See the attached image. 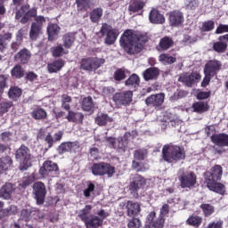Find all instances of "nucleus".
I'll use <instances>...</instances> for the list:
<instances>
[{
    "label": "nucleus",
    "instance_id": "1",
    "mask_svg": "<svg viewBox=\"0 0 228 228\" xmlns=\"http://www.w3.org/2000/svg\"><path fill=\"white\" fill-rule=\"evenodd\" d=\"M149 42V36L145 32L126 29L121 35L119 44L126 54H140Z\"/></svg>",
    "mask_w": 228,
    "mask_h": 228
},
{
    "label": "nucleus",
    "instance_id": "2",
    "mask_svg": "<svg viewBox=\"0 0 228 228\" xmlns=\"http://www.w3.org/2000/svg\"><path fill=\"white\" fill-rule=\"evenodd\" d=\"M222 175H224V167L220 165H215L204 173V181L207 188L210 191L218 193V195H225V185L219 183V181H222Z\"/></svg>",
    "mask_w": 228,
    "mask_h": 228
},
{
    "label": "nucleus",
    "instance_id": "3",
    "mask_svg": "<svg viewBox=\"0 0 228 228\" xmlns=\"http://www.w3.org/2000/svg\"><path fill=\"white\" fill-rule=\"evenodd\" d=\"M162 159L166 163H177L186 159V151L179 145L166 144L162 147Z\"/></svg>",
    "mask_w": 228,
    "mask_h": 228
},
{
    "label": "nucleus",
    "instance_id": "4",
    "mask_svg": "<svg viewBox=\"0 0 228 228\" xmlns=\"http://www.w3.org/2000/svg\"><path fill=\"white\" fill-rule=\"evenodd\" d=\"M99 38H104V44L106 45H113L118 38V30L113 28V27L108 23H102L101 29L96 33Z\"/></svg>",
    "mask_w": 228,
    "mask_h": 228
},
{
    "label": "nucleus",
    "instance_id": "5",
    "mask_svg": "<svg viewBox=\"0 0 228 228\" xmlns=\"http://www.w3.org/2000/svg\"><path fill=\"white\" fill-rule=\"evenodd\" d=\"M145 184H147V181L142 175L135 174L132 175L130 178V183L127 186L130 195H132L134 199H139L140 191L143 190V186H145Z\"/></svg>",
    "mask_w": 228,
    "mask_h": 228
},
{
    "label": "nucleus",
    "instance_id": "6",
    "mask_svg": "<svg viewBox=\"0 0 228 228\" xmlns=\"http://www.w3.org/2000/svg\"><path fill=\"white\" fill-rule=\"evenodd\" d=\"M93 175L102 177L107 175V177H113L115 175V166L108 162H98L93 163L90 168Z\"/></svg>",
    "mask_w": 228,
    "mask_h": 228
},
{
    "label": "nucleus",
    "instance_id": "7",
    "mask_svg": "<svg viewBox=\"0 0 228 228\" xmlns=\"http://www.w3.org/2000/svg\"><path fill=\"white\" fill-rule=\"evenodd\" d=\"M16 159L21 161L19 167L20 172L28 170L31 167V151L28 146L22 144L15 152Z\"/></svg>",
    "mask_w": 228,
    "mask_h": 228
},
{
    "label": "nucleus",
    "instance_id": "8",
    "mask_svg": "<svg viewBox=\"0 0 228 228\" xmlns=\"http://www.w3.org/2000/svg\"><path fill=\"white\" fill-rule=\"evenodd\" d=\"M106 63V60L97 57H86L83 58L80 61V69L82 70H87L88 72H94L97 70L101 66Z\"/></svg>",
    "mask_w": 228,
    "mask_h": 228
},
{
    "label": "nucleus",
    "instance_id": "9",
    "mask_svg": "<svg viewBox=\"0 0 228 228\" xmlns=\"http://www.w3.org/2000/svg\"><path fill=\"white\" fill-rule=\"evenodd\" d=\"M58 172H60V167L58 166V163L49 159L45 160L42 167L39 168V175L45 179L47 177H54V175H58Z\"/></svg>",
    "mask_w": 228,
    "mask_h": 228
},
{
    "label": "nucleus",
    "instance_id": "10",
    "mask_svg": "<svg viewBox=\"0 0 228 228\" xmlns=\"http://www.w3.org/2000/svg\"><path fill=\"white\" fill-rule=\"evenodd\" d=\"M167 20L171 28H183L184 26V12L175 9L167 13Z\"/></svg>",
    "mask_w": 228,
    "mask_h": 228
},
{
    "label": "nucleus",
    "instance_id": "11",
    "mask_svg": "<svg viewBox=\"0 0 228 228\" xmlns=\"http://www.w3.org/2000/svg\"><path fill=\"white\" fill-rule=\"evenodd\" d=\"M33 195L37 206H43L45 202V196L47 195L45 183L43 182H36L33 184Z\"/></svg>",
    "mask_w": 228,
    "mask_h": 228
},
{
    "label": "nucleus",
    "instance_id": "12",
    "mask_svg": "<svg viewBox=\"0 0 228 228\" xmlns=\"http://www.w3.org/2000/svg\"><path fill=\"white\" fill-rule=\"evenodd\" d=\"M180 186L181 188H195V184H197V175L193 171L189 173H183L179 177Z\"/></svg>",
    "mask_w": 228,
    "mask_h": 228
},
{
    "label": "nucleus",
    "instance_id": "13",
    "mask_svg": "<svg viewBox=\"0 0 228 228\" xmlns=\"http://www.w3.org/2000/svg\"><path fill=\"white\" fill-rule=\"evenodd\" d=\"M112 101L119 106H129L133 102V91L116 93L112 97Z\"/></svg>",
    "mask_w": 228,
    "mask_h": 228
},
{
    "label": "nucleus",
    "instance_id": "14",
    "mask_svg": "<svg viewBox=\"0 0 228 228\" xmlns=\"http://www.w3.org/2000/svg\"><path fill=\"white\" fill-rule=\"evenodd\" d=\"M200 77H202V76L197 71L191 72V74L183 73L179 76L178 82L183 83V85L188 86V88H191L197 81H200Z\"/></svg>",
    "mask_w": 228,
    "mask_h": 228
},
{
    "label": "nucleus",
    "instance_id": "15",
    "mask_svg": "<svg viewBox=\"0 0 228 228\" xmlns=\"http://www.w3.org/2000/svg\"><path fill=\"white\" fill-rule=\"evenodd\" d=\"M222 61L216 59L210 60L205 64L204 74H208V76L215 77L222 70Z\"/></svg>",
    "mask_w": 228,
    "mask_h": 228
},
{
    "label": "nucleus",
    "instance_id": "16",
    "mask_svg": "<svg viewBox=\"0 0 228 228\" xmlns=\"http://www.w3.org/2000/svg\"><path fill=\"white\" fill-rule=\"evenodd\" d=\"M77 149H79V142H64L58 146L57 152L59 156H63V154H67V152H76Z\"/></svg>",
    "mask_w": 228,
    "mask_h": 228
},
{
    "label": "nucleus",
    "instance_id": "17",
    "mask_svg": "<svg viewBox=\"0 0 228 228\" xmlns=\"http://www.w3.org/2000/svg\"><path fill=\"white\" fill-rule=\"evenodd\" d=\"M165 102V94L163 93L151 94L145 99L146 106H151L152 108H161Z\"/></svg>",
    "mask_w": 228,
    "mask_h": 228
},
{
    "label": "nucleus",
    "instance_id": "18",
    "mask_svg": "<svg viewBox=\"0 0 228 228\" xmlns=\"http://www.w3.org/2000/svg\"><path fill=\"white\" fill-rule=\"evenodd\" d=\"M31 60V52L28 48L20 50L14 55V61L20 63V65H28Z\"/></svg>",
    "mask_w": 228,
    "mask_h": 228
},
{
    "label": "nucleus",
    "instance_id": "19",
    "mask_svg": "<svg viewBox=\"0 0 228 228\" xmlns=\"http://www.w3.org/2000/svg\"><path fill=\"white\" fill-rule=\"evenodd\" d=\"M174 38L166 36L160 38L158 45L156 46V51H158L159 53H164L165 51H168V49H171V47H174Z\"/></svg>",
    "mask_w": 228,
    "mask_h": 228
},
{
    "label": "nucleus",
    "instance_id": "20",
    "mask_svg": "<svg viewBox=\"0 0 228 228\" xmlns=\"http://www.w3.org/2000/svg\"><path fill=\"white\" fill-rule=\"evenodd\" d=\"M126 209L127 216H138L142 211V205L136 201L128 200L126 204Z\"/></svg>",
    "mask_w": 228,
    "mask_h": 228
},
{
    "label": "nucleus",
    "instance_id": "21",
    "mask_svg": "<svg viewBox=\"0 0 228 228\" xmlns=\"http://www.w3.org/2000/svg\"><path fill=\"white\" fill-rule=\"evenodd\" d=\"M13 191H15V187L12 183H6L0 188V199L3 200H11Z\"/></svg>",
    "mask_w": 228,
    "mask_h": 228
},
{
    "label": "nucleus",
    "instance_id": "22",
    "mask_svg": "<svg viewBox=\"0 0 228 228\" xmlns=\"http://www.w3.org/2000/svg\"><path fill=\"white\" fill-rule=\"evenodd\" d=\"M67 111L68 115L65 116L64 118H66L68 122H73L74 124H83V120H85V114L82 112H76L70 109Z\"/></svg>",
    "mask_w": 228,
    "mask_h": 228
},
{
    "label": "nucleus",
    "instance_id": "23",
    "mask_svg": "<svg viewBox=\"0 0 228 228\" xmlns=\"http://www.w3.org/2000/svg\"><path fill=\"white\" fill-rule=\"evenodd\" d=\"M144 81H154L159 77V68L151 67L142 72Z\"/></svg>",
    "mask_w": 228,
    "mask_h": 228
},
{
    "label": "nucleus",
    "instance_id": "24",
    "mask_svg": "<svg viewBox=\"0 0 228 228\" xmlns=\"http://www.w3.org/2000/svg\"><path fill=\"white\" fill-rule=\"evenodd\" d=\"M145 8V2L143 0H131L128 5V12L130 13H143Z\"/></svg>",
    "mask_w": 228,
    "mask_h": 228
},
{
    "label": "nucleus",
    "instance_id": "25",
    "mask_svg": "<svg viewBox=\"0 0 228 228\" xmlns=\"http://www.w3.org/2000/svg\"><path fill=\"white\" fill-rule=\"evenodd\" d=\"M149 20L151 24H165V15L158 9H151L149 14Z\"/></svg>",
    "mask_w": 228,
    "mask_h": 228
},
{
    "label": "nucleus",
    "instance_id": "26",
    "mask_svg": "<svg viewBox=\"0 0 228 228\" xmlns=\"http://www.w3.org/2000/svg\"><path fill=\"white\" fill-rule=\"evenodd\" d=\"M64 67L65 61L63 59H57L47 64V70L49 74H56V72H60V70H61V69Z\"/></svg>",
    "mask_w": 228,
    "mask_h": 228
},
{
    "label": "nucleus",
    "instance_id": "27",
    "mask_svg": "<svg viewBox=\"0 0 228 228\" xmlns=\"http://www.w3.org/2000/svg\"><path fill=\"white\" fill-rule=\"evenodd\" d=\"M211 142L218 147H228V134H217L211 135Z\"/></svg>",
    "mask_w": 228,
    "mask_h": 228
},
{
    "label": "nucleus",
    "instance_id": "28",
    "mask_svg": "<svg viewBox=\"0 0 228 228\" xmlns=\"http://www.w3.org/2000/svg\"><path fill=\"white\" fill-rule=\"evenodd\" d=\"M12 167H13V159L12 157L6 155L0 158V175L4 174V172H8Z\"/></svg>",
    "mask_w": 228,
    "mask_h": 228
},
{
    "label": "nucleus",
    "instance_id": "29",
    "mask_svg": "<svg viewBox=\"0 0 228 228\" xmlns=\"http://www.w3.org/2000/svg\"><path fill=\"white\" fill-rule=\"evenodd\" d=\"M86 228H100L102 225V219L97 216L91 215L83 221Z\"/></svg>",
    "mask_w": 228,
    "mask_h": 228
},
{
    "label": "nucleus",
    "instance_id": "30",
    "mask_svg": "<svg viewBox=\"0 0 228 228\" xmlns=\"http://www.w3.org/2000/svg\"><path fill=\"white\" fill-rule=\"evenodd\" d=\"M61 138H63V132L58 131L53 134V137L51 134H48L45 138V142H47L48 149H51L56 142H61Z\"/></svg>",
    "mask_w": 228,
    "mask_h": 228
},
{
    "label": "nucleus",
    "instance_id": "31",
    "mask_svg": "<svg viewBox=\"0 0 228 228\" xmlns=\"http://www.w3.org/2000/svg\"><path fill=\"white\" fill-rule=\"evenodd\" d=\"M140 76H138L136 73H133L126 81H125V86H127L128 88H132L134 90H136L138 86H140Z\"/></svg>",
    "mask_w": 228,
    "mask_h": 228
},
{
    "label": "nucleus",
    "instance_id": "32",
    "mask_svg": "<svg viewBox=\"0 0 228 228\" xmlns=\"http://www.w3.org/2000/svg\"><path fill=\"white\" fill-rule=\"evenodd\" d=\"M191 108L194 113H199L200 115L202 113H206V111H209V104L208 102H195L192 103Z\"/></svg>",
    "mask_w": 228,
    "mask_h": 228
},
{
    "label": "nucleus",
    "instance_id": "33",
    "mask_svg": "<svg viewBox=\"0 0 228 228\" xmlns=\"http://www.w3.org/2000/svg\"><path fill=\"white\" fill-rule=\"evenodd\" d=\"M94 122L95 124H97V126H100V127H102L113 122V118L110 117L106 113H101L96 116Z\"/></svg>",
    "mask_w": 228,
    "mask_h": 228
},
{
    "label": "nucleus",
    "instance_id": "34",
    "mask_svg": "<svg viewBox=\"0 0 228 228\" xmlns=\"http://www.w3.org/2000/svg\"><path fill=\"white\" fill-rule=\"evenodd\" d=\"M103 13L104 11L101 7L93 9L89 14L91 22L94 24H99V22H101V19H102Z\"/></svg>",
    "mask_w": 228,
    "mask_h": 228
},
{
    "label": "nucleus",
    "instance_id": "35",
    "mask_svg": "<svg viewBox=\"0 0 228 228\" xmlns=\"http://www.w3.org/2000/svg\"><path fill=\"white\" fill-rule=\"evenodd\" d=\"M93 2L94 0H75L77 12H87L92 8Z\"/></svg>",
    "mask_w": 228,
    "mask_h": 228
},
{
    "label": "nucleus",
    "instance_id": "36",
    "mask_svg": "<svg viewBox=\"0 0 228 228\" xmlns=\"http://www.w3.org/2000/svg\"><path fill=\"white\" fill-rule=\"evenodd\" d=\"M11 76L14 79H22L26 76V71L20 64L15 65L11 70Z\"/></svg>",
    "mask_w": 228,
    "mask_h": 228
},
{
    "label": "nucleus",
    "instance_id": "37",
    "mask_svg": "<svg viewBox=\"0 0 228 228\" xmlns=\"http://www.w3.org/2000/svg\"><path fill=\"white\" fill-rule=\"evenodd\" d=\"M31 117L34 120H45L47 118V111L41 107H37L31 112Z\"/></svg>",
    "mask_w": 228,
    "mask_h": 228
},
{
    "label": "nucleus",
    "instance_id": "38",
    "mask_svg": "<svg viewBox=\"0 0 228 228\" xmlns=\"http://www.w3.org/2000/svg\"><path fill=\"white\" fill-rule=\"evenodd\" d=\"M42 33V25L38 23H32L30 31H29V38L30 40H37L38 37H40V34Z\"/></svg>",
    "mask_w": 228,
    "mask_h": 228
},
{
    "label": "nucleus",
    "instance_id": "39",
    "mask_svg": "<svg viewBox=\"0 0 228 228\" xmlns=\"http://www.w3.org/2000/svg\"><path fill=\"white\" fill-rule=\"evenodd\" d=\"M50 52L53 58H61L63 54H69V50H65V48H63V45H58L57 46H53L50 49Z\"/></svg>",
    "mask_w": 228,
    "mask_h": 228
},
{
    "label": "nucleus",
    "instance_id": "40",
    "mask_svg": "<svg viewBox=\"0 0 228 228\" xmlns=\"http://www.w3.org/2000/svg\"><path fill=\"white\" fill-rule=\"evenodd\" d=\"M64 49H70L76 42V36L72 33H67L62 37Z\"/></svg>",
    "mask_w": 228,
    "mask_h": 228
},
{
    "label": "nucleus",
    "instance_id": "41",
    "mask_svg": "<svg viewBox=\"0 0 228 228\" xmlns=\"http://www.w3.org/2000/svg\"><path fill=\"white\" fill-rule=\"evenodd\" d=\"M212 49L213 51H215L216 53H218L219 54L225 53V51H227V40H219L214 43Z\"/></svg>",
    "mask_w": 228,
    "mask_h": 228
},
{
    "label": "nucleus",
    "instance_id": "42",
    "mask_svg": "<svg viewBox=\"0 0 228 228\" xmlns=\"http://www.w3.org/2000/svg\"><path fill=\"white\" fill-rule=\"evenodd\" d=\"M159 61L164 65H172L177 61V58L171 56L170 53H161L159 56Z\"/></svg>",
    "mask_w": 228,
    "mask_h": 228
},
{
    "label": "nucleus",
    "instance_id": "43",
    "mask_svg": "<svg viewBox=\"0 0 228 228\" xmlns=\"http://www.w3.org/2000/svg\"><path fill=\"white\" fill-rule=\"evenodd\" d=\"M203 216L208 218L209 216H211V215H213L215 213V206L209 204V203H202L200 206Z\"/></svg>",
    "mask_w": 228,
    "mask_h": 228
},
{
    "label": "nucleus",
    "instance_id": "44",
    "mask_svg": "<svg viewBox=\"0 0 228 228\" xmlns=\"http://www.w3.org/2000/svg\"><path fill=\"white\" fill-rule=\"evenodd\" d=\"M22 95V89L19 88V86H11L8 91L9 99L12 101H17L19 97Z\"/></svg>",
    "mask_w": 228,
    "mask_h": 228
},
{
    "label": "nucleus",
    "instance_id": "45",
    "mask_svg": "<svg viewBox=\"0 0 228 228\" xmlns=\"http://www.w3.org/2000/svg\"><path fill=\"white\" fill-rule=\"evenodd\" d=\"M187 225H191V227H200L202 225V216H191L189 218L186 220Z\"/></svg>",
    "mask_w": 228,
    "mask_h": 228
},
{
    "label": "nucleus",
    "instance_id": "46",
    "mask_svg": "<svg viewBox=\"0 0 228 228\" xmlns=\"http://www.w3.org/2000/svg\"><path fill=\"white\" fill-rule=\"evenodd\" d=\"M47 33L49 40H54V37L60 33V26L54 23L49 24L47 27Z\"/></svg>",
    "mask_w": 228,
    "mask_h": 228
},
{
    "label": "nucleus",
    "instance_id": "47",
    "mask_svg": "<svg viewBox=\"0 0 228 228\" xmlns=\"http://www.w3.org/2000/svg\"><path fill=\"white\" fill-rule=\"evenodd\" d=\"M81 108L84 111H92L94 108V99H92V96H87L83 99Z\"/></svg>",
    "mask_w": 228,
    "mask_h": 228
},
{
    "label": "nucleus",
    "instance_id": "48",
    "mask_svg": "<svg viewBox=\"0 0 228 228\" xmlns=\"http://www.w3.org/2000/svg\"><path fill=\"white\" fill-rule=\"evenodd\" d=\"M12 215H17V206H15V205H11L6 208H3L1 220H3V218H6V216H10Z\"/></svg>",
    "mask_w": 228,
    "mask_h": 228
},
{
    "label": "nucleus",
    "instance_id": "49",
    "mask_svg": "<svg viewBox=\"0 0 228 228\" xmlns=\"http://www.w3.org/2000/svg\"><path fill=\"white\" fill-rule=\"evenodd\" d=\"M70 102H72V97L69 94H62L61 95V108L66 111L70 110Z\"/></svg>",
    "mask_w": 228,
    "mask_h": 228
},
{
    "label": "nucleus",
    "instance_id": "50",
    "mask_svg": "<svg viewBox=\"0 0 228 228\" xmlns=\"http://www.w3.org/2000/svg\"><path fill=\"white\" fill-rule=\"evenodd\" d=\"M126 77H127V76L126 75V69L121 68L116 69L113 74V78L115 79V81H118V83H120V81H124Z\"/></svg>",
    "mask_w": 228,
    "mask_h": 228
},
{
    "label": "nucleus",
    "instance_id": "51",
    "mask_svg": "<svg viewBox=\"0 0 228 228\" xmlns=\"http://www.w3.org/2000/svg\"><path fill=\"white\" fill-rule=\"evenodd\" d=\"M148 151L146 149H138L134 151V158L138 161H143L147 158Z\"/></svg>",
    "mask_w": 228,
    "mask_h": 228
},
{
    "label": "nucleus",
    "instance_id": "52",
    "mask_svg": "<svg viewBox=\"0 0 228 228\" xmlns=\"http://www.w3.org/2000/svg\"><path fill=\"white\" fill-rule=\"evenodd\" d=\"M92 211V205H86L79 213L78 217L82 222H85L87 218L90 217V212Z\"/></svg>",
    "mask_w": 228,
    "mask_h": 228
},
{
    "label": "nucleus",
    "instance_id": "53",
    "mask_svg": "<svg viewBox=\"0 0 228 228\" xmlns=\"http://www.w3.org/2000/svg\"><path fill=\"white\" fill-rule=\"evenodd\" d=\"M213 29H215V21L213 20H208L207 21H204L200 28V30L202 32H209V31H213Z\"/></svg>",
    "mask_w": 228,
    "mask_h": 228
},
{
    "label": "nucleus",
    "instance_id": "54",
    "mask_svg": "<svg viewBox=\"0 0 228 228\" xmlns=\"http://www.w3.org/2000/svg\"><path fill=\"white\" fill-rule=\"evenodd\" d=\"M94 191H95V183H92V182H87V188L84 190L83 193H84V197L86 199H90V197H92V193H94Z\"/></svg>",
    "mask_w": 228,
    "mask_h": 228
},
{
    "label": "nucleus",
    "instance_id": "55",
    "mask_svg": "<svg viewBox=\"0 0 228 228\" xmlns=\"http://www.w3.org/2000/svg\"><path fill=\"white\" fill-rule=\"evenodd\" d=\"M128 228H141L142 227V221L140 218L136 216H132L131 219L128 221L127 224Z\"/></svg>",
    "mask_w": 228,
    "mask_h": 228
},
{
    "label": "nucleus",
    "instance_id": "56",
    "mask_svg": "<svg viewBox=\"0 0 228 228\" xmlns=\"http://www.w3.org/2000/svg\"><path fill=\"white\" fill-rule=\"evenodd\" d=\"M13 106V102H0V115H4V113H8L10 108Z\"/></svg>",
    "mask_w": 228,
    "mask_h": 228
},
{
    "label": "nucleus",
    "instance_id": "57",
    "mask_svg": "<svg viewBox=\"0 0 228 228\" xmlns=\"http://www.w3.org/2000/svg\"><path fill=\"white\" fill-rule=\"evenodd\" d=\"M32 183L33 177L31 175L23 176L19 186L20 188H28Z\"/></svg>",
    "mask_w": 228,
    "mask_h": 228
},
{
    "label": "nucleus",
    "instance_id": "58",
    "mask_svg": "<svg viewBox=\"0 0 228 228\" xmlns=\"http://www.w3.org/2000/svg\"><path fill=\"white\" fill-rule=\"evenodd\" d=\"M126 149H127V139L123 137L118 139V150L126 152Z\"/></svg>",
    "mask_w": 228,
    "mask_h": 228
},
{
    "label": "nucleus",
    "instance_id": "59",
    "mask_svg": "<svg viewBox=\"0 0 228 228\" xmlns=\"http://www.w3.org/2000/svg\"><path fill=\"white\" fill-rule=\"evenodd\" d=\"M6 81H8V76L0 75V94H4V88L8 87Z\"/></svg>",
    "mask_w": 228,
    "mask_h": 228
},
{
    "label": "nucleus",
    "instance_id": "60",
    "mask_svg": "<svg viewBox=\"0 0 228 228\" xmlns=\"http://www.w3.org/2000/svg\"><path fill=\"white\" fill-rule=\"evenodd\" d=\"M211 97V91L204 92L200 91L197 93L196 98L198 101H204L206 99H209Z\"/></svg>",
    "mask_w": 228,
    "mask_h": 228
},
{
    "label": "nucleus",
    "instance_id": "61",
    "mask_svg": "<svg viewBox=\"0 0 228 228\" xmlns=\"http://www.w3.org/2000/svg\"><path fill=\"white\" fill-rule=\"evenodd\" d=\"M153 228H164L165 227V218L159 216L157 220L151 224Z\"/></svg>",
    "mask_w": 228,
    "mask_h": 228
},
{
    "label": "nucleus",
    "instance_id": "62",
    "mask_svg": "<svg viewBox=\"0 0 228 228\" xmlns=\"http://www.w3.org/2000/svg\"><path fill=\"white\" fill-rule=\"evenodd\" d=\"M25 79L26 81H30V83H33V81H37V79H38V75H37V73L34 71H28L25 74Z\"/></svg>",
    "mask_w": 228,
    "mask_h": 228
},
{
    "label": "nucleus",
    "instance_id": "63",
    "mask_svg": "<svg viewBox=\"0 0 228 228\" xmlns=\"http://www.w3.org/2000/svg\"><path fill=\"white\" fill-rule=\"evenodd\" d=\"M24 8L28 10V8H29V4L22 5L20 10L16 11L15 12L16 20H20V19L24 17Z\"/></svg>",
    "mask_w": 228,
    "mask_h": 228
},
{
    "label": "nucleus",
    "instance_id": "64",
    "mask_svg": "<svg viewBox=\"0 0 228 228\" xmlns=\"http://www.w3.org/2000/svg\"><path fill=\"white\" fill-rule=\"evenodd\" d=\"M224 33H228V25L219 24L216 29V35H222Z\"/></svg>",
    "mask_w": 228,
    "mask_h": 228
}]
</instances>
